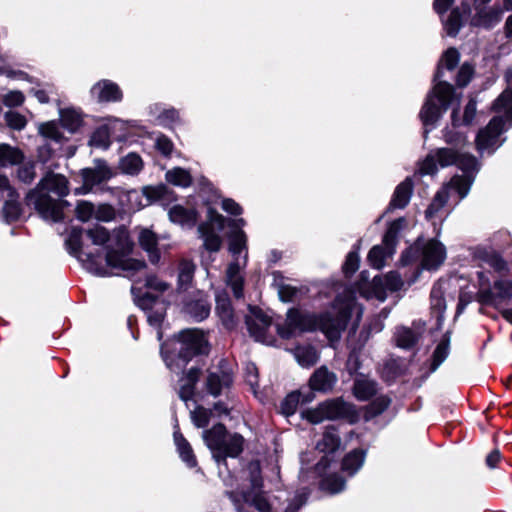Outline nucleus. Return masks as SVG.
<instances>
[{
	"label": "nucleus",
	"instance_id": "obj_1",
	"mask_svg": "<svg viewBox=\"0 0 512 512\" xmlns=\"http://www.w3.org/2000/svg\"><path fill=\"white\" fill-rule=\"evenodd\" d=\"M443 137L445 142L452 147L439 148L434 153L427 155L421 163L420 172L427 175L436 173L438 170L437 163L442 168L456 165L464 172V175L454 176L448 186L454 189L462 199L467 196L474 181V175L479 171L480 165L473 155L463 151L467 144L464 134L447 127L443 130Z\"/></svg>",
	"mask_w": 512,
	"mask_h": 512
},
{
	"label": "nucleus",
	"instance_id": "obj_2",
	"mask_svg": "<svg viewBox=\"0 0 512 512\" xmlns=\"http://www.w3.org/2000/svg\"><path fill=\"white\" fill-rule=\"evenodd\" d=\"M356 313V321L359 322L363 308L353 298L342 300L338 297L333 310L320 315H314L291 309L287 313L285 325L278 327V333L283 338H290L296 332L312 331L320 329L330 340H336L346 328L348 319L352 313Z\"/></svg>",
	"mask_w": 512,
	"mask_h": 512
},
{
	"label": "nucleus",
	"instance_id": "obj_3",
	"mask_svg": "<svg viewBox=\"0 0 512 512\" xmlns=\"http://www.w3.org/2000/svg\"><path fill=\"white\" fill-rule=\"evenodd\" d=\"M69 192V181L66 176L49 171L27 194L26 199L43 219L57 222L63 218V206L66 204L62 198Z\"/></svg>",
	"mask_w": 512,
	"mask_h": 512
},
{
	"label": "nucleus",
	"instance_id": "obj_4",
	"mask_svg": "<svg viewBox=\"0 0 512 512\" xmlns=\"http://www.w3.org/2000/svg\"><path fill=\"white\" fill-rule=\"evenodd\" d=\"M250 474L251 490H241L230 492L229 496L234 502L238 511L242 510L241 502L251 504L259 512H297L306 501V495L301 493L295 495L292 499H282L281 496H275L268 499L262 492V480L260 476L259 462H250L248 465Z\"/></svg>",
	"mask_w": 512,
	"mask_h": 512
},
{
	"label": "nucleus",
	"instance_id": "obj_5",
	"mask_svg": "<svg viewBox=\"0 0 512 512\" xmlns=\"http://www.w3.org/2000/svg\"><path fill=\"white\" fill-rule=\"evenodd\" d=\"M508 87L494 101L492 110L502 114L493 117L488 125L478 132L476 147L480 153L492 154L503 141L499 139L503 131L512 126V67L506 74Z\"/></svg>",
	"mask_w": 512,
	"mask_h": 512
},
{
	"label": "nucleus",
	"instance_id": "obj_6",
	"mask_svg": "<svg viewBox=\"0 0 512 512\" xmlns=\"http://www.w3.org/2000/svg\"><path fill=\"white\" fill-rule=\"evenodd\" d=\"M109 240L108 230L96 225L85 231L73 228L66 239V245L69 252L79 260L93 263L95 258L100 256L101 247L109 243Z\"/></svg>",
	"mask_w": 512,
	"mask_h": 512
},
{
	"label": "nucleus",
	"instance_id": "obj_7",
	"mask_svg": "<svg viewBox=\"0 0 512 512\" xmlns=\"http://www.w3.org/2000/svg\"><path fill=\"white\" fill-rule=\"evenodd\" d=\"M454 102L459 104L460 99L455 95L453 87L447 81H439L435 84L420 111V118L425 126V137L429 132L427 127L431 126L433 128L443 113Z\"/></svg>",
	"mask_w": 512,
	"mask_h": 512
},
{
	"label": "nucleus",
	"instance_id": "obj_8",
	"mask_svg": "<svg viewBox=\"0 0 512 512\" xmlns=\"http://www.w3.org/2000/svg\"><path fill=\"white\" fill-rule=\"evenodd\" d=\"M206 446L216 462H225L226 457H237L243 450L244 439L240 434H227L223 424H216L202 434Z\"/></svg>",
	"mask_w": 512,
	"mask_h": 512
},
{
	"label": "nucleus",
	"instance_id": "obj_9",
	"mask_svg": "<svg viewBox=\"0 0 512 512\" xmlns=\"http://www.w3.org/2000/svg\"><path fill=\"white\" fill-rule=\"evenodd\" d=\"M179 344L176 359L166 360L170 370L176 373L183 369L193 356L205 352L207 340L202 331L186 329L179 333Z\"/></svg>",
	"mask_w": 512,
	"mask_h": 512
},
{
	"label": "nucleus",
	"instance_id": "obj_10",
	"mask_svg": "<svg viewBox=\"0 0 512 512\" xmlns=\"http://www.w3.org/2000/svg\"><path fill=\"white\" fill-rule=\"evenodd\" d=\"M418 252H421V267L426 270L438 269L446 259L445 246L438 240L431 239L422 245L417 241L402 255L401 263L408 265Z\"/></svg>",
	"mask_w": 512,
	"mask_h": 512
},
{
	"label": "nucleus",
	"instance_id": "obj_11",
	"mask_svg": "<svg viewBox=\"0 0 512 512\" xmlns=\"http://www.w3.org/2000/svg\"><path fill=\"white\" fill-rule=\"evenodd\" d=\"M354 415V407L339 398L325 401L303 413V416L312 424H319L325 420L350 418Z\"/></svg>",
	"mask_w": 512,
	"mask_h": 512
},
{
	"label": "nucleus",
	"instance_id": "obj_12",
	"mask_svg": "<svg viewBox=\"0 0 512 512\" xmlns=\"http://www.w3.org/2000/svg\"><path fill=\"white\" fill-rule=\"evenodd\" d=\"M404 222L405 220L403 218L393 221L389 225L383 237V246L376 245L369 251L368 261L371 266L376 269H381L384 266L385 259L393 255L394 248L397 243L398 233L401 230Z\"/></svg>",
	"mask_w": 512,
	"mask_h": 512
},
{
	"label": "nucleus",
	"instance_id": "obj_13",
	"mask_svg": "<svg viewBox=\"0 0 512 512\" xmlns=\"http://www.w3.org/2000/svg\"><path fill=\"white\" fill-rule=\"evenodd\" d=\"M233 383V371L226 360H220L217 366L208 370L205 387L209 394L214 397L221 395L228 390Z\"/></svg>",
	"mask_w": 512,
	"mask_h": 512
},
{
	"label": "nucleus",
	"instance_id": "obj_14",
	"mask_svg": "<svg viewBox=\"0 0 512 512\" xmlns=\"http://www.w3.org/2000/svg\"><path fill=\"white\" fill-rule=\"evenodd\" d=\"M93 167L80 170L83 185L76 193H89L93 187L113 178L116 172L103 159H94Z\"/></svg>",
	"mask_w": 512,
	"mask_h": 512
},
{
	"label": "nucleus",
	"instance_id": "obj_15",
	"mask_svg": "<svg viewBox=\"0 0 512 512\" xmlns=\"http://www.w3.org/2000/svg\"><path fill=\"white\" fill-rule=\"evenodd\" d=\"M245 323L250 335L258 342L270 345L274 342L272 336L268 335L271 326V318L262 310L250 307L249 313L245 316Z\"/></svg>",
	"mask_w": 512,
	"mask_h": 512
},
{
	"label": "nucleus",
	"instance_id": "obj_16",
	"mask_svg": "<svg viewBox=\"0 0 512 512\" xmlns=\"http://www.w3.org/2000/svg\"><path fill=\"white\" fill-rule=\"evenodd\" d=\"M106 263L112 268L122 270L127 277L137 278L136 281H140L141 277L146 274L147 266L144 261L129 258L125 254L108 251L106 253Z\"/></svg>",
	"mask_w": 512,
	"mask_h": 512
},
{
	"label": "nucleus",
	"instance_id": "obj_17",
	"mask_svg": "<svg viewBox=\"0 0 512 512\" xmlns=\"http://www.w3.org/2000/svg\"><path fill=\"white\" fill-rule=\"evenodd\" d=\"M404 285L400 274L395 271L387 273L385 276H375L372 280L371 287L373 295L380 301L386 299V291H398Z\"/></svg>",
	"mask_w": 512,
	"mask_h": 512
},
{
	"label": "nucleus",
	"instance_id": "obj_18",
	"mask_svg": "<svg viewBox=\"0 0 512 512\" xmlns=\"http://www.w3.org/2000/svg\"><path fill=\"white\" fill-rule=\"evenodd\" d=\"M475 14L471 16L469 25L471 27L490 30L494 28L502 19L503 10L500 6H492L474 9Z\"/></svg>",
	"mask_w": 512,
	"mask_h": 512
},
{
	"label": "nucleus",
	"instance_id": "obj_19",
	"mask_svg": "<svg viewBox=\"0 0 512 512\" xmlns=\"http://www.w3.org/2000/svg\"><path fill=\"white\" fill-rule=\"evenodd\" d=\"M139 306L147 310V320L150 325L159 327L165 316V307L150 293L139 299Z\"/></svg>",
	"mask_w": 512,
	"mask_h": 512
},
{
	"label": "nucleus",
	"instance_id": "obj_20",
	"mask_svg": "<svg viewBox=\"0 0 512 512\" xmlns=\"http://www.w3.org/2000/svg\"><path fill=\"white\" fill-rule=\"evenodd\" d=\"M91 95L99 102L119 101L122 98L119 86L109 80H101L93 85Z\"/></svg>",
	"mask_w": 512,
	"mask_h": 512
},
{
	"label": "nucleus",
	"instance_id": "obj_21",
	"mask_svg": "<svg viewBox=\"0 0 512 512\" xmlns=\"http://www.w3.org/2000/svg\"><path fill=\"white\" fill-rule=\"evenodd\" d=\"M413 191L412 179L407 177L395 189L393 197L388 206V210L403 209L410 201Z\"/></svg>",
	"mask_w": 512,
	"mask_h": 512
},
{
	"label": "nucleus",
	"instance_id": "obj_22",
	"mask_svg": "<svg viewBox=\"0 0 512 512\" xmlns=\"http://www.w3.org/2000/svg\"><path fill=\"white\" fill-rule=\"evenodd\" d=\"M455 74L457 79V84L461 87L466 86L473 74L472 66H439L435 79L439 81H443L442 78H445L447 74Z\"/></svg>",
	"mask_w": 512,
	"mask_h": 512
},
{
	"label": "nucleus",
	"instance_id": "obj_23",
	"mask_svg": "<svg viewBox=\"0 0 512 512\" xmlns=\"http://www.w3.org/2000/svg\"><path fill=\"white\" fill-rule=\"evenodd\" d=\"M337 381V377L325 366L318 368L311 376L309 383L313 390L328 391L331 390Z\"/></svg>",
	"mask_w": 512,
	"mask_h": 512
},
{
	"label": "nucleus",
	"instance_id": "obj_24",
	"mask_svg": "<svg viewBox=\"0 0 512 512\" xmlns=\"http://www.w3.org/2000/svg\"><path fill=\"white\" fill-rule=\"evenodd\" d=\"M132 247V243L129 238L128 230L125 227H119L115 229L110 235L109 245L107 246V252L113 251L119 254H125Z\"/></svg>",
	"mask_w": 512,
	"mask_h": 512
},
{
	"label": "nucleus",
	"instance_id": "obj_25",
	"mask_svg": "<svg viewBox=\"0 0 512 512\" xmlns=\"http://www.w3.org/2000/svg\"><path fill=\"white\" fill-rule=\"evenodd\" d=\"M199 373V369L192 367L180 378L178 394L183 401L187 402L193 397L195 385L199 379Z\"/></svg>",
	"mask_w": 512,
	"mask_h": 512
},
{
	"label": "nucleus",
	"instance_id": "obj_26",
	"mask_svg": "<svg viewBox=\"0 0 512 512\" xmlns=\"http://www.w3.org/2000/svg\"><path fill=\"white\" fill-rule=\"evenodd\" d=\"M195 268V264L192 261L186 259L180 261L177 274L178 293L185 292L192 286Z\"/></svg>",
	"mask_w": 512,
	"mask_h": 512
},
{
	"label": "nucleus",
	"instance_id": "obj_27",
	"mask_svg": "<svg viewBox=\"0 0 512 512\" xmlns=\"http://www.w3.org/2000/svg\"><path fill=\"white\" fill-rule=\"evenodd\" d=\"M241 266L237 259L232 262L226 272L227 285L231 287L236 298L243 296V277L240 275Z\"/></svg>",
	"mask_w": 512,
	"mask_h": 512
},
{
	"label": "nucleus",
	"instance_id": "obj_28",
	"mask_svg": "<svg viewBox=\"0 0 512 512\" xmlns=\"http://www.w3.org/2000/svg\"><path fill=\"white\" fill-rule=\"evenodd\" d=\"M377 383L365 376H359L354 381L355 396L362 401L368 400L377 393Z\"/></svg>",
	"mask_w": 512,
	"mask_h": 512
},
{
	"label": "nucleus",
	"instance_id": "obj_29",
	"mask_svg": "<svg viewBox=\"0 0 512 512\" xmlns=\"http://www.w3.org/2000/svg\"><path fill=\"white\" fill-rule=\"evenodd\" d=\"M140 246L150 255L152 263H157L160 256L156 251L157 237L156 234L147 228H142L138 236Z\"/></svg>",
	"mask_w": 512,
	"mask_h": 512
},
{
	"label": "nucleus",
	"instance_id": "obj_30",
	"mask_svg": "<svg viewBox=\"0 0 512 512\" xmlns=\"http://www.w3.org/2000/svg\"><path fill=\"white\" fill-rule=\"evenodd\" d=\"M172 222L182 226L192 227L196 222V212L192 209H186L181 205L173 206L168 212Z\"/></svg>",
	"mask_w": 512,
	"mask_h": 512
},
{
	"label": "nucleus",
	"instance_id": "obj_31",
	"mask_svg": "<svg viewBox=\"0 0 512 512\" xmlns=\"http://www.w3.org/2000/svg\"><path fill=\"white\" fill-rule=\"evenodd\" d=\"M24 159L23 152L6 143L0 144V166L7 167L20 164Z\"/></svg>",
	"mask_w": 512,
	"mask_h": 512
},
{
	"label": "nucleus",
	"instance_id": "obj_32",
	"mask_svg": "<svg viewBox=\"0 0 512 512\" xmlns=\"http://www.w3.org/2000/svg\"><path fill=\"white\" fill-rule=\"evenodd\" d=\"M216 310L217 313L223 323V325L232 329L236 325V320L234 317V312L231 307V303L228 298L217 296L216 297Z\"/></svg>",
	"mask_w": 512,
	"mask_h": 512
},
{
	"label": "nucleus",
	"instance_id": "obj_33",
	"mask_svg": "<svg viewBox=\"0 0 512 512\" xmlns=\"http://www.w3.org/2000/svg\"><path fill=\"white\" fill-rule=\"evenodd\" d=\"M174 442L177 447L180 458L189 466L195 467L197 464L195 455L193 453L191 445L183 437L179 431H174Z\"/></svg>",
	"mask_w": 512,
	"mask_h": 512
},
{
	"label": "nucleus",
	"instance_id": "obj_34",
	"mask_svg": "<svg viewBox=\"0 0 512 512\" xmlns=\"http://www.w3.org/2000/svg\"><path fill=\"white\" fill-rule=\"evenodd\" d=\"M366 453L355 449L348 453L342 461V469L349 475H354L364 464Z\"/></svg>",
	"mask_w": 512,
	"mask_h": 512
},
{
	"label": "nucleus",
	"instance_id": "obj_35",
	"mask_svg": "<svg viewBox=\"0 0 512 512\" xmlns=\"http://www.w3.org/2000/svg\"><path fill=\"white\" fill-rule=\"evenodd\" d=\"M340 444V436L335 427L331 426L324 432L322 440L317 444V448L322 452L332 453L340 447Z\"/></svg>",
	"mask_w": 512,
	"mask_h": 512
},
{
	"label": "nucleus",
	"instance_id": "obj_36",
	"mask_svg": "<svg viewBox=\"0 0 512 512\" xmlns=\"http://www.w3.org/2000/svg\"><path fill=\"white\" fill-rule=\"evenodd\" d=\"M62 126L70 132H75L82 124L81 112L75 108H65L59 111Z\"/></svg>",
	"mask_w": 512,
	"mask_h": 512
},
{
	"label": "nucleus",
	"instance_id": "obj_37",
	"mask_svg": "<svg viewBox=\"0 0 512 512\" xmlns=\"http://www.w3.org/2000/svg\"><path fill=\"white\" fill-rule=\"evenodd\" d=\"M198 231L203 239V245L206 250L216 252L220 249L222 240L217 232L209 225H200Z\"/></svg>",
	"mask_w": 512,
	"mask_h": 512
},
{
	"label": "nucleus",
	"instance_id": "obj_38",
	"mask_svg": "<svg viewBox=\"0 0 512 512\" xmlns=\"http://www.w3.org/2000/svg\"><path fill=\"white\" fill-rule=\"evenodd\" d=\"M465 20L466 19L463 17L460 7H453L444 23L446 33L450 37H456L460 29L464 26Z\"/></svg>",
	"mask_w": 512,
	"mask_h": 512
},
{
	"label": "nucleus",
	"instance_id": "obj_39",
	"mask_svg": "<svg viewBox=\"0 0 512 512\" xmlns=\"http://www.w3.org/2000/svg\"><path fill=\"white\" fill-rule=\"evenodd\" d=\"M457 106H459V104H457ZM476 113H477V108H476V101L474 99H470L468 101V103L466 104L462 119H459L458 107H455L453 109V112L451 115L452 126L458 127L460 125H470L473 122V120L476 116Z\"/></svg>",
	"mask_w": 512,
	"mask_h": 512
},
{
	"label": "nucleus",
	"instance_id": "obj_40",
	"mask_svg": "<svg viewBox=\"0 0 512 512\" xmlns=\"http://www.w3.org/2000/svg\"><path fill=\"white\" fill-rule=\"evenodd\" d=\"M185 311L196 321L205 319L210 313V305L204 298H199L194 302H187L185 304Z\"/></svg>",
	"mask_w": 512,
	"mask_h": 512
},
{
	"label": "nucleus",
	"instance_id": "obj_41",
	"mask_svg": "<svg viewBox=\"0 0 512 512\" xmlns=\"http://www.w3.org/2000/svg\"><path fill=\"white\" fill-rule=\"evenodd\" d=\"M297 362L303 367H310L314 365L319 358L315 348L311 346H298L294 351Z\"/></svg>",
	"mask_w": 512,
	"mask_h": 512
},
{
	"label": "nucleus",
	"instance_id": "obj_42",
	"mask_svg": "<svg viewBox=\"0 0 512 512\" xmlns=\"http://www.w3.org/2000/svg\"><path fill=\"white\" fill-rule=\"evenodd\" d=\"M143 167L142 159L135 153H130L120 160L119 168L125 174L136 175Z\"/></svg>",
	"mask_w": 512,
	"mask_h": 512
},
{
	"label": "nucleus",
	"instance_id": "obj_43",
	"mask_svg": "<svg viewBox=\"0 0 512 512\" xmlns=\"http://www.w3.org/2000/svg\"><path fill=\"white\" fill-rule=\"evenodd\" d=\"M165 178L167 182L182 187H188L192 183V177L190 173L187 170L180 167L168 170L166 172Z\"/></svg>",
	"mask_w": 512,
	"mask_h": 512
},
{
	"label": "nucleus",
	"instance_id": "obj_44",
	"mask_svg": "<svg viewBox=\"0 0 512 512\" xmlns=\"http://www.w3.org/2000/svg\"><path fill=\"white\" fill-rule=\"evenodd\" d=\"M19 195L15 192V196L7 197L3 199L4 207L3 214L7 222L15 221L19 218L21 214V207L18 202Z\"/></svg>",
	"mask_w": 512,
	"mask_h": 512
},
{
	"label": "nucleus",
	"instance_id": "obj_45",
	"mask_svg": "<svg viewBox=\"0 0 512 512\" xmlns=\"http://www.w3.org/2000/svg\"><path fill=\"white\" fill-rule=\"evenodd\" d=\"M450 338L446 334L443 340L437 345L434 353L431 365V370L435 371L447 358L449 354Z\"/></svg>",
	"mask_w": 512,
	"mask_h": 512
},
{
	"label": "nucleus",
	"instance_id": "obj_46",
	"mask_svg": "<svg viewBox=\"0 0 512 512\" xmlns=\"http://www.w3.org/2000/svg\"><path fill=\"white\" fill-rule=\"evenodd\" d=\"M418 340V334L413 330L401 327L396 332V343L401 348H411Z\"/></svg>",
	"mask_w": 512,
	"mask_h": 512
},
{
	"label": "nucleus",
	"instance_id": "obj_47",
	"mask_svg": "<svg viewBox=\"0 0 512 512\" xmlns=\"http://www.w3.org/2000/svg\"><path fill=\"white\" fill-rule=\"evenodd\" d=\"M431 307L439 314V316H441L446 309L442 283L434 284L431 290Z\"/></svg>",
	"mask_w": 512,
	"mask_h": 512
},
{
	"label": "nucleus",
	"instance_id": "obj_48",
	"mask_svg": "<svg viewBox=\"0 0 512 512\" xmlns=\"http://www.w3.org/2000/svg\"><path fill=\"white\" fill-rule=\"evenodd\" d=\"M448 188H450V187L448 186ZM447 200H448V190H447V187H444L443 189H441L440 191H438L436 193L431 204L427 208V210L425 212L426 218L431 219L439 210H441L443 208V206L445 205Z\"/></svg>",
	"mask_w": 512,
	"mask_h": 512
},
{
	"label": "nucleus",
	"instance_id": "obj_49",
	"mask_svg": "<svg viewBox=\"0 0 512 512\" xmlns=\"http://www.w3.org/2000/svg\"><path fill=\"white\" fill-rule=\"evenodd\" d=\"M321 487L330 494H336L345 488V480L337 474H332L322 480Z\"/></svg>",
	"mask_w": 512,
	"mask_h": 512
},
{
	"label": "nucleus",
	"instance_id": "obj_50",
	"mask_svg": "<svg viewBox=\"0 0 512 512\" xmlns=\"http://www.w3.org/2000/svg\"><path fill=\"white\" fill-rule=\"evenodd\" d=\"M75 214L80 221H89L95 218V206L89 201H78L75 207Z\"/></svg>",
	"mask_w": 512,
	"mask_h": 512
},
{
	"label": "nucleus",
	"instance_id": "obj_51",
	"mask_svg": "<svg viewBox=\"0 0 512 512\" xmlns=\"http://www.w3.org/2000/svg\"><path fill=\"white\" fill-rule=\"evenodd\" d=\"M247 237L242 230H237L230 236L229 251L233 256L238 255L246 248Z\"/></svg>",
	"mask_w": 512,
	"mask_h": 512
},
{
	"label": "nucleus",
	"instance_id": "obj_52",
	"mask_svg": "<svg viewBox=\"0 0 512 512\" xmlns=\"http://www.w3.org/2000/svg\"><path fill=\"white\" fill-rule=\"evenodd\" d=\"M212 415L213 411L211 409L198 406L193 412H191V419L195 426L203 428L208 425Z\"/></svg>",
	"mask_w": 512,
	"mask_h": 512
},
{
	"label": "nucleus",
	"instance_id": "obj_53",
	"mask_svg": "<svg viewBox=\"0 0 512 512\" xmlns=\"http://www.w3.org/2000/svg\"><path fill=\"white\" fill-rule=\"evenodd\" d=\"M39 132L42 136L59 142L62 140V133L55 122H46L39 126Z\"/></svg>",
	"mask_w": 512,
	"mask_h": 512
},
{
	"label": "nucleus",
	"instance_id": "obj_54",
	"mask_svg": "<svg viewBox=\"0 0 512 512\" xmlns=\"http://www.w3.org/2000/svg\"><path fill=\"white\" fill-rule=\"evenodd\" d=\"M493 295L501 300L512 297V281L498 280L493 285Z\"/></svg>",
	"mask_w": 512,
	"mask_h": 512
},
{
	"label": "nucleus",
	"instance_id": "obj_55",
	"mask_svg": "<svg viewBox=\"0 0 512 512\" xmlns=\"http://www.w3.org/2000/svg\"><path fill=\"white\" fill-rule=\"evenodd\" d=\"M144 285L154 291L159 293H164L170 288V284L158 278L152 274H145L144 276Z\"/></svg>",
	"mask_w": 512,
	"mask_h": 512
},
{
	"label": "nucleus",
	"instance_id": "obj_56",
	"mask_svg": "<svg viewBox=\"0 0 512 512\" xmlns=\"http://www.w3.org/2000/svg\"><path fill=\"white\" fill-rule=\"evenodd\" d=\"M390 404V399L386 396H380L375 398L367 409V414L369 417H375L382 412H384Z\"/></svg>",
	"mask_w": 512,
	"mask_h": 512
},
{
	"label": "nucleus",
	"instance_id": "obj_57",
	"mask_svg": "<svg viewBox=\"0 0 512 512\" xmlns=\"http://www.w3.org/2000/svg\"><path fill=\"white\" fill-rule=\"evenodd\" d=\"M4 118L7 125L15 130H22L27 123L25 117L15 111L6 112Z\"/></svg>",
	"mask_w": 512,
	"mask_h": 512
},
{
	"label": "nucleus",
	"instance_id": "obj_58",
	"mask_svg": "<svg viewBox=\"0 0 512 512\" xmlns=\"http://www.w3.org/2000/svg\"><path fill=\"white\" fill-rule=\"evenodd\" d=\"M299 403V394H289L281 403V411L284 415L289 416L295 413Z\"/></svg>",
	"mask_w": 512,
	"mask_h": 512
},
{
	"label": "nucleus",
	"instance_id": "obj_59",
	"mask_svg": "<svg viewBox=\"0 0 512 512\" xmlns=\"http://www.w3.org/2000/svg\"><path fill=\"white\" fill-rule=\"evenodd\" d=\"M116 216L115 209L109 204H100L95 208V219L99 221L109 222Z\"/></svg>",
	"mask_w": 512,
	"mask_h": 512
},
{
	"label": "nucleus",
	"instance_id": "obj_60",
	"mask_svg": "<svg viewBox=\"0 0 512 512\" xmlns=\"http://www.w3.org/2000/svg\"><path fill=\"white\" fill-rule=\"evenodd\" d=\"M109 134H110V130L107 128V126L100 128L93 134V136L91 138V143L97 147L106 148L109 145V141H108Z\"/></svg>",
	"mask_w": 512,
	"mask_h": 512
},
{
	"label": "nucleus",
	"instance_id": "obj_61",
	"mask_svg": "<svg viewBox=\"0 0 512 512\" xmlns=\"http://www.w3.org/2000/svg\"><path fill=\"white\" fill-rule=\"evenodd\" d=\"M460 53L455 47H449L446 49L437 64H459Z\"/></svg>",
	"mask_w": 512,
	"mask_h": 512
},
{
	"label": "nucleus",
	"instance_id": "obj_62",
	"mask_svg": "<svg viewBox=\"0 0 512 512\" xmlns=\"http://www.w3.org/2000/svg\"><path fill=\"white\" fill-rule=\"evenodd\" d=\"M144 193L150 200H161L168 196V188L164 185L157 187H147L144 189Z\"/></svg>",
	"mask_w": 512,
	"mask_h": 512
},
{
	"label": "nucleus",
	"instance_id": "obj_63",
	"mask_svg": "<svg viewBox=\"0 0 512 512\" xmlns=\"http://www.w3.org/2000/svg\"><path fill=\"white\" fill-rule=\"evenodd\" d=\"M2 101L7 107H17L23 104L24 95L20 91H10L3 96Z\"/></svg>",
	"mask_w": 512,
	"mask_h": 512
},
{
	"label": "nucleus",
	"instance_id": "obj_64",
	"mask_svg": "<svg viewBox=\"0 0 512 512\" xmlns=\"http://www.w3.org/2000/svg\"><path fill=\"white\" fill-rule=\"evenodd\" d=\"M246 382L253 390L258 387V369L253 363H248L245 368Z\"/></svg>",
	"mask_w": 512,
	"mask_h": 512
}]
</instances>
